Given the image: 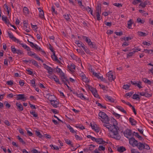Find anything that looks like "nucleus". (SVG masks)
I'll list each match as a JSON object with an SVG mask.
<instances>
[{"label": "nucleus", "mask_w": 153, "mask_h": 153, "mask_svg": "<svg viewBox=\"0 0 153 153\" xmlns=\"http://www.w3.org/2000/svg\"><path fill=\"white\" fill-rule=\"evenodd\" d=\"M11 50L12 52L14 53H16V51H17V50H16V48H15L14 46L13 45L11 47Z\"/></svg>", "instance_id": "obj_47"}, {"label": "nucleus", "mask_w": 153, "mask_h": 153, "mask_svg": "<svg viewBox=\"0 0 153 153\" xmlns=\"http://www.w3.org/2000/svg\"><path fill=\"white\" fill-rule=\"evenodd\" d=\"M107 76L108 77V79L109 81H111L113 80H114L115 77H113V75L111 71H110L106 74Z\"/></svg>", "instance_id": "obj_11"}, {"label": "nucleus", "mask_w": 153, "mask_h": 153, "mask_svg": "<svg viewBox=\"0 0 153 153\" xmlns=\"http://www.w3.org/2000/svg\"><path fill=\"white\" fill-rule=\"evenodd\" d=\"M142 81L145 83L147 84L148 85H151L152 83V82L146 78H142Z\"/></svg>", "instance_id": "obj_22"}, {"label": "nucleus", "mask_w": 153, "mask_h": 153, "mask_svg": "<svg viewBox=\"0 0 153 153\" xmlns=\"http://www.w3.org/2000/svg\"><path fill=\"white\" fill-rule=\"evenodd\" d=\"M113 114L114 116H115V117H117L118 119L121 116V115L120 114H119L116 112H114Z\"/></svg>", "instance_id": "obj_53"}, {"label": "nucleus", "mask_w": 153, "mask_h": 153, "mask_svg": "<svg viewBox=\"0 0 153 153\" xmlns=\"http://www.w3.org/2000/svg\"><path fill=\"white\" fill-rule=\"evenodd\" d=\"M113 5L118 7H121L122 6V4H120L119 3H114L113 4Z\"/></svg>", "instance_id": "obj_54"}, {"label": "nucleus", "mask_w": 153, "mask_h": 153, "mask_svg": "<svg viewBox=\"0 0 153 153\" xmlns=\"http://www.w3.org/2000/svg\"><path fill=\"white\" fill-rule=\"evenodd\" d=\"M75 67L76 66L74 64L72 63L70 65V70L71 71L72 69H75Z\"/></svg>", "instance_id": "obj_59"}, {"label": "nucleus", "mask_w": 153, "mask_h": 153, "mask_svg": "<svg viewBox=\"0 0 153 153\" xmlns=\"http://www.w3.org/2000/svg\"><path fill=\"white\" fill-rule=\"evenodd\" d=\"M6 83L8 85L10 86H12L13 84V82L11 80L7 81Z\"/></svg>", "instance_id": "obj_61"}, {"label": "nucleus", "mask_w": 153, "mask_h": 153, "mask_svg": "<svg viewBox=\"0 0 153 153\" xmlns=\"http://www.w3.org/2000/svg\"><path fill=\"white\" fill-rule=\"evenodd\" d=\"M126 150V148L123 146H120L117 148V151L120 152H123Z\"/></svg>", "instance_id": "obj_31"}, {"label": "nucleus", "mask_w": 153, "mask_h": 153, "mask_svg": "<svg viewBox=\"0 0 153 153\" xmlns=\"http://www.w3.org/2000/svg\"><path fill=\"white\" fill-rule=\"evenodd\" d=\"M31 152L33 153H40V152L38 151L36 149H33Z\"/></svg>", "instance_id": "obj_64"}, {"label": "nucleus", "mask_w": 153, "mask_h": 153, "mask_svg": "<svg viewBox=\"0 0 153 153\" xmlns=\"http://www.w3.org/2000/svg\"><path fill=\"white\" fill-rule=\"evenodd\" d=\"M144 149H145L146 150H149L150 149L149 146L147 144L144 143Z\"/></svg>", "instance_id": "obj_60"}, {"label": "nucleus", "mask_w": 153, "mask_h": 153, "mask_svg": "<svg viewBox=\"0 0 153 153\" xmlns=\"http://www.w3.org/2000/svg\"><path fill=\"white\" fill-rule=\"evenodd\" d=\"M50 146L51 147L52 149H54V150H59V149L58 146H54L52 144L51 145H50Z\"/></svg>", "instance_id": "obj_48"}, {"label": "nucleus", "mask_w": 153, "mask_h": 153, "mask_svg": "<svg viewBox=\"0 0 153 153\" xmlns=\"http://www.w3.org/2000/svg\"><path fill=\"white\" fill-rule=\"evenodd\" d=\"M124 136L128 138H129L131 136L132 131L131 130L127 129L123 132Z\"/></svg>", "instance_id": "obj_6"}, {"label": "nucleus", "mask_w": 153, "mask_h": 153, "mask_svg": "<svg viewBox=\"0 0 153 153\" xmlns=\"http://www.w3.org/2000/svg\"><path fill=\"white\" fill-rule=\"evenodd\" d=\"M51 103L53 107L57 108L58 107L59 102L58 101L54 100L53 101H51Z\"/></svg>", "instance_id": "obj_19"}, {"label": "nucleus", "mask_w": 153, "mask_h": 153, "mask_svg": "<svg viewBox=\"0 0 153 153\" xmlns=\"http://www.w3.org/2000/svg\"><path fill=\"white\" fill-rule=\"evenodd\" d=\"M129 121L132 126H135L137 124V121L134 119L130 117L129 118Z\"/></svg>", "instance_id": "obj_21"}, {"label": "nucleus", "mask_w": 153, "mask_h": 153, "mask_svg": "<svg viewBox=\"0 0 153 153\" xmlns=\"http://www.w3.org/2000/svg\"><path fill=\"white\" fill-rule=\"evenodd\" d=\"M90 90L91 92L93 94L95 97L97 98L98 97L99 95L98 94L97 91L95 88L92 87Z\"/></svg>", "instance_id": "obj_18"}, {"label": "nucleus", "mask_w": 153, "mask_h": 153, "mask_svg": "<svg viewBox=\"0 0 153 153\" xmlns=\"http://www.w3.org/2000/svg\"><path fill=\"white\" fill-rule=\"evenodd\" d=\"M103 123H104L103 126L106 127L110 131L108 134V136L116 140H120V136L118 132V130H119L118 127L114 124L113 125L110 124L108 122Z\"/></svg>", "instance_id": "obj_1"}, {"label": "nucleus", "mask_w": 153, "mask_h": 153, "mask_svg": "<svg viewBox=\"0 0 153 153\" xmlns=\"http://www.w3.org/2000/svg\"><path fill=\"white\" fill-rule=\"evenodd\" d=\"M16 96V97L17 100H22V101H25L27 100V98L25 97V95L24 94H19L16 95H14V96Z\"/></svg>", "instance_id": "obj_5"}, {"label": "nucleus", "mask_w": 153, "mask_h": 153, "mask_svg": "<svg viewBox=\"0 0 153 153\" xmlns=\"http://www.w3.org/2000/svg\"><path fill=\"white\" fill-rule=\"evenodd\" d=\"M92 74L98 79H100L102 81H104L105 80V78L103 79L102 76H100V73H96L93 71H92Z\"/></svg>", "instance_id": "obj_10"}, {"label": "nucleus", "mask_w": 153, "mask_h": 153, "mask_svg": "<svg viewBox=\"0 0 153 153\" xmlns=\"http://www.w3.org/2000/svg\"><path fill=\"white\" fill-rule=\"evenodd\" d=\"M116 108L120 111L126 114V112L125 111L123 108L121 106L119 105H117L116 106Z\"/></svg>", "instance_id": "obj_28"}, {"label": "nucleus", "mask_w": 153, "mask_h": 153, "mask_svg": "<svg viewBox=\"0 0 153 153\" xmlns=\"http://www.w3.org/2000/svg\"><path fill=\"white\" fill-rule=\"evenodd\" d=\"M84 10H85L87 11L88 13H90L95 18V16L94 15H93V10H92L90 7H89L88 6L87 7H83L82 8Z\"/></svg>", "instance_id": "obj_15"}, {"label": "nucleus", "mask_w": 153, "mask_h": 153, "mask_svg": "<svg viewBox=\"0 0 153 153\" xmlns=\"http://www.w3.org/2000/svg\"><path fill=\"white\" fill-rule=\"evenodd\" d=\"M82 37L83 39L85 40V41L88 43V45H89V44L91 42V39L86 36H82Z\"/></svg>", "instance_id": "obj_27"}, {"label": "nucleus", "mask_w": 153, "mask_h": 153, "mask_svg": "<svg viewBox=\"0 0 153 153\" xmlns=\"http://www.w3.org/2000/svg\"><path fill=\"white\" fill-rule=\"evenodd\" d=\"M79 76L82 77V79L83 82H88V79L86 77L85 74L83 73L79 74Z\"/></svg>", "instance_id": "obj_14"}, {"label": "nucleus", "mask_w": 153, "mask_h": 153, "mask_svg": "<svg viewBox=\"0 0 153 153\" xmlns=\"http://www.w3.org/2000/svg\"><path fill=\"white\" fill-rule=\"evenodd\" d=\"M140 95L145 96L147 97H151L152 96V94H149L146 92H142L139 93Z\"/></svg>", "instance_id": "obj_17"}, {"label": "nucleus", "mask_w": 153, "mask_h": 153, "mask_svg": "<svg viewBox=\"0 0 153 153\" xmlns=\"http://www.w3.org/2000/svg\"><path fill=\"white\" fill-rule=\"evenodd\" d=\"M129 143L133 147L136 146L140 150H142L144 149V143L138 142L134 137H131L129 139Z\"/></svg>", "instance_id": "obj_2"}, {"label": "nucleus", "mask_w": 153, "mask_h": 153, "mask_svg": "<svg viewBox=\"0 0 153 153\" xmlns=\"http://www.w3.org/2000/svg\"><path fill=\"white\" fill-rule=\"evenodd\" d=\"M70 14L68 15L67 14H65L63 15L64 18L67 21H70Z\"/></svg>", "instance_id": "obj_40"}, {"label": "nucleus", "mask_w": 153, "mask_h": 153, "mask_svg": "<svg viewBox=\"0 0 153 153\" xmlns=\"http://www.w3.org/2000/svg\"><path fill=\"white\" fill-rule=\"evenodd\" d=\"M4 104H5L6 107L8 108L10 107V105L9 104L7 101H5L4 102Z\"/></svg>", "instance_id": "obj_63"}, {"label": "nucleus", "mask_w": 153, "mask_h": 153, "mask_svg": "<svg viewBox=\"0 0 153 153\" xmlns=\"http://www.w3.org/2000/svg\"><path fill=\"white\" fill-rule=\"evenodd\" d=\"M51 57L52 60L54 61H56L57 62L59 61L57 57L55 55V52H53V54L51 56Z\"/></svg>", "instance_id": "obj_23"}, {"label": "nucleus", "mask_w": 153, "mask_h": 153, "mask_svg": "<svg viewBox=\"0 0 153 153\" xmlns=\"http://www.w3.org/2000/svg\"><path fill=\"white\" fill-rule=\"evenodd\" d=\"M51 11L53 14L54 13L56 14H57V12L55 10V7L54 6H52L51 7Z\"/></svg>", "instance_id": "obj_45"}, {"label": "nucleus", "mask_w": 153, "mask_h": 153, "mask_svg": "<svg viewBox=\"0 0 153 153\" xmlns=\"http://www.w3.org/2000/svg\"><path fill=\"white\" fill-rule=\"evenodd\" d=\"M36 136H38L39 138L43 139L44 138V136L42 135L39 131H36Z\"/></svg>", "instance_id": "obj_33"}, {"label": "nucleus", "mask_w": 153, "mask_h": 153, "mask_svg": "<svg viewBox=\"0 0 153 153\" xmlns=\"http://www.w3.org/2000/svg\"><path fill=\"white\" fill-rule=\"evenodd\" d=\"M134 53L133 51L132 52H129L128 53L127 55V57L132 56Z\"/></svg>", "instance_id": "obj_57"}, {"label": "nucleus", "mask_w": 153, "mask_h": 153, "mask_svg": "<svg viewBox=\"0 0 153 153\" xmlns=\"http://www.w3.org/2000/svg\"><path fill=\"white\" fill-rule=\"evenodd\" d=\"M17 139L19 140V142L22 143L23 144H25V143L23 141L22 139L19 136H17Z\"/></svg>", "instance_id": "obj_49"}, {"label": "nucleus", "mask_w": 153, "mask_h": 153, "mask_svg": "<svg viewBox=\"0 0 153 153\" xmlns=\"http://www.w3.org/2000/svg\"><path fill=\"white\" fill-rule=\"evenodd\" d=\"M91 125L92 128L95 131L97 132H99L100 131V128L97 124H94L93 125H92V124L91 123Z\"/></svg>", "instance_id": "obj_16"}, {"label": "nucleus", "mask_w": 153, "mask_h": 153, "mask_svg": "<svg viewBox=\"0 0 153 153\" xmlns=\"http://www.w3.org/2000/svg\"><path fill=\"white\" fill-rule=\"evenodd\" d=\"M7 33L9 38L12 39L13 41H15L17 38L14 36L13 33H10V32H8Z\"/></svg>", "instance_id": "obj_26"}, {"label": "nucleus", "mask_w": 153, "mask_h": 153, "mask_svg": "<svg viewBox=\"0 0 153 153\" xmlns=\"http://www.w3.org/2000/svg\"><path fill=\"white\" fill-rule=\"evenodd\" d=\"M56 70V71L57 72H58L59 74H60V75H61L62 74H64L63 73L62 71V70L60 68H58V67H57V68Z\"/></svg>", "instance_id": "obj_51"}, {"label": "nucleus", "mask_w": 153, "mask_h": 153, "mask_svg": "<svg viewBox=\"0 0 153 153\" xmlns=\"http://www.w3.org/2000/svg\"><path fill=\"white\" fill-rule=\"evenodd\" d=\"M31 62L35 66L38 67L39 66V65H38L37 62L34 60H31Z\"/></svg>", "instance_id": "obj_46"}, {"label": "nucleus", "mask_w": 153, "mask_h": 153, "mask_svg": "<svg viewBox=\"0 0 153 153\" xmlns=\"http://www.w3.org/2000/svg\"><path fill=\"white\" fill-rule=\"evenodd\" d=\"M67 128H69V129L70 131L72 133L74 134L76 133V131H75L73 128L71 127L70 125L67 126Z\"/></svg>", "instance_id": "obj_39"}, {"label": "nucleus", "mask_w": 153, "mask_h": 153, "mask_svg": "<svg viewBox=\"0 0 153 153\" xmlns=\"http://www.w3.org/2000/svg\"><path fill=\"white\" fill-rule=\"evenodd\" d=\"M73 94H76V95L78 97L80 98L81 99H84L85 100L86 99L84 97L83 94L82 93L78 94L77 93H75V92H73Z\"/></svg>", "instance_id": "obj_25"}, {"label": "nucleus", "mask_w": 153, "mask_h": 153, "mask_svg": "<svg viewBox=\"0 0 153 153\" xmlns=\"http://www.w3.org/2000/svg\"><path fill=\"white\" fill-rule=\"evenodd\" d=\"M16 51V53H17L18 55H20L23 54L22 51L20 50H17Z\"/></svg>", "instance_id": "obj_55"}, {"label": "nucleus", "mask_w": 153, "mask_h": 153, "mask_svg": "<svg viewBox=\"0 0 153 153\" xmlns=\"http://www.w3.org/2000/svg\"><path fill=\"white\" fill-rule=\"evenodd\" d=\"M39 17L41 18H43L44 17V12L43 11L39 12Z\"/></svg>", "instance_id": "obj_52"}, {"label": "nucleus", "mask_w": 153, "mask_h": 153, "mask_svg": "<svg viewBox=\"0 0 153 153\" xmlns=\"http://www.w3.org/2000/svg\"><path fill=\"white\" fill-rule=\"evenodd\" d=\"M47 76L49 78L51 79H53L54 81L58 84H61L60 82L59 81V79L55 75H47Z\"/></svg>", "instance_id": "obj_7"}, {"label": "nucleus", "mask_w": 153, "mask_h": 153, "mask_svg": "<svg viewBox=\"0 0 153 153\" xmlns=\"http://www.w3.org/2000/svg\"><path fill=\"white\" fill-rule=\"evenodd\" d=\"M144 51H146L145 53L149 54H151L153 53V51L152 50H148L147 49H144Z\"/></svg>", "instance_id": "obj_41"}, {"label": "nucleus", "mask_w": 153, "mask_h": 153, "mask_svg": "<svg viewBox=\"0 0 153 153\" xmlns=\"http://www.w3.org/2000/svg\"><path fill=\"white\" fill-rule=\"evenodd\" d=\"M43 65L44 66V68L47 70L48 73L49 74V75H51L53 73V69L45 63L43 64Z\"/></svg>", "instance_id": "obj_8"}, {"label": "nucleus", "mask_w": 153, "mask_h": 153, "mask_svg": "<svg viewBox=\"0 0 153 153\" xmlns=\"http://www.w3.org/2000/svg\"><path fill=\"white\" fill-rule=\"evenodd\" d=\"M91 48H92L94 49H96L97 48V46L94 42H91L89 45H88Z\"/></svg>", "instance_id": "obj_32"}, {"label": "nucleus", "mask_w": 153, "mask_h": 153, "mask_svg": "<svg viewBox=\"0 0 153 153\" xmlns=\"http://www.w3.org/2000/svg\"><path fill=\"white\" fill-rule=\"evenodd\" d=\"M94 141L97 142L99 144H103L105 143V142L104 141L102 138H95Z\"/></svg>", "instance_id": "obj_20"}, {"label": "nucleus", "mask_w": 153, "mask_h": 153, "mask_svg": "<svg viewBox=\"0 0 153 153\" xmlns=\"http://www.w3.org/2000/svg\"><path fill=\"white\" fill-rule=\"evenodd\" d=\"M132 98L134 99L137 100H139L140 99V98L139 97V95L138 94H134L133 95Z\"/></svg>", "instance_id": "obj_42"}, {"label": "nucleus", "mask_w": 153, "mask_h": 153, "mask_svg": "<svg viewBox=\"0 0 153 153\" xmlns=\"http://www.w3.org/2000/svg\"><path fill=\"white\" fill-rule=\"evenodd\" d=\"M133 134L138 138L140 140H142L143 139L142 137L140 136L138 133L134 132Z\"/></svg>", "instance_id": "obj_29"}, {"label": "nucleus", "mask_w": 153, "mask_h": 153, "mask_svg": "<svg viewBox=\"0 0 153 153\" xmlns=\"http://www.w3.org/2000/svg\"><path fill=\"white\" fill-rule=\"evenodd\" d=\"M30 113L31 114L33 115V117L35 118L38 117V114L36 113L35 111H30Z\"/></svg>", "instance_id": "obj_35"}, {"label": "nucleus", "mask_w": 153, "mask_h": 153, "mask_svg": "<svg viewBox=\"0 0 153 153\" xmlns=\"http://www.w3.org/2000/svg\"><path fill=\"white\" fill-rule=\"evenodd\" d=\"M138 35L141 36H145L147 35L146 33L142 32H138Z\"/></svg>", "instance_id": "obj_44"}, {"label": "nucleus", "mask_w": 153, "mask_h": 153, "mask_svg": "<svg viewBox=\"0 0 153 153\" xmlns=\"http://www.w3.org/2000/svg\"><path fill=\"white\" fill-rule=\"evenodd\" d=\"M137 21L138 23H140L142 24H143L144 22V20H142L140 18H138L137 19Z\"/></svg>", "instance_id": "obj_56"}, {"label": "nucleus", "mask_w": 153, "mask_h": 153, "mask_svg": "<svg viewBox=\"0 0 153 153\" xmlns=\"http://www.w3.org/2000/svg\"><path fill=\"white\" fill-rule=\"evenodd\" d=\"M100 119H102L101 121L102 122H109V119L108 116L105 113L100 111L99 113L98 114Z\"/></svg>", "instance_id": "obj_3"}, {"label": "nucleus", "mask_w": 153, "mask_h": 153, "mask_svg": "<svg viewBox=\"0 0 153 153\" xmlns=\"http://www.w3.org/2000/svg\"><path fill=\"white\" fill-rule=\"evenodd\" d=\"M16 108L19 111H22L23 110V107L21 104L17 102L16 103Z\"/></svg>", "instance_id": "obj_13"}, {"label": "nucleus", "mask_w": 153, "mask_h": 153, "mask_svg": "<svg viewBox=\"0 0 153 153\" xmlns=\"http://www.w3.org/2000/svg\"><path fill=\"white\" fill-rule=\"evenodd\" d=\"M64 140L66 144L71 146L72 147H73V145L71 144V142L70 140L66 138H65Z\"/></svg>", "instance_id": "obj_36"}, {"label": "nucleus", "mask_w": 153, "mask_h": 153, "mask_svg": "<svg viewBox=\"0 0 153 153\" xmlns=\"http://www.w3.org/2000/svg\"><path fill=\"white\" fill-rule=\"evenodd\" d=\"M149 3V1H145L144 3H141L140 4V6L144 8L146 6V5H147L148 4V3Z\"/></svg>", "instance_id": "obj_38"}, {"label": "nucleus", "mask_w": 153, "mask_h": 153, "mask_svg": "<svg viewBox=\"0 0 153 153\" xmlns=\"http://www.w3.org/2000/svg\"><path fill=\"white\" fill-rule=\"evenodd\" d=\"M61 79L62 81L64 83L66 84V82L69 83V81L67 77L65 76L64 74L61 75Z\"/></svg>", "instance_id": "obj_9"}, {"label": "nucleus", "mask_w": 153, "mask_h": 153, "mask_svg": "<svg viewBox=\"0 0 153 153\" xmlns=\"http://www.w3.org/2000/svg\"><path fill=\"white\" fill-rule=\"evenodd\" d=\"M101 12V7L100 4H98L96 7V15L97 19L98 21H100L101 19L100 17V14Z\"/></svg>", "instance_id": "obj_4"}, {"label": "nucleus", "mask_w": 153, "mask_h": 153, "mask_svg": "<svg viewBox=\"0 0 153 153\" xmlns=\"http://www.w3.org/2000/svg\"><path fill=\"white\" fill-rule=\"evenodd\" d=\"M95 147V146H94L92 145H90V147L88 148V149H89L90 151H92L93 150L94 148V147Z\"/></svg>", "instance_id": "obj_62"}, {"label": "nucleus", "mask_w": 153, "mask_h": 153, "mask_svg": "<svg viewBox=\"0 0 153 153\" xmlns=\"http://www.w3.org/2000/svg\"><path fill=\"white\" fill-rule=\"evenodd\" d=\"M34 48L35 50L37 51H41L43 53V54H45V51L43 50L40 47H39L36 44H35V46H34Z\"/></svg>", "instance_id": "obj_24"}, {"label": "nucleus", "mask_w": 153, "mask_h": 153, "mask_svg": "<svg viewBox=\"0 0 153 153\" xmlns=\"http://www.w3.org/2000/svg\"><path fill=\"white\" fill-rule=\"evenodd\" d=\"M105 97L108 100V101L111 102H114V100L110 96L108 95H106L105 96Z\"/></svg>", "instance_id": "obj_30"}, {"label": "nucleus", "mask_w": 153, "mask_h": 153, "mask_svg": "<svg viewBox=\"0 0 153 153\" xmlns=\"http://www.w3.org/2000/svg\"><path fill=\"white\" fill-rule=\"evenodd\" d=\"M23 12L25 14H28L29 13V10L28 8L25 7L23 8Z\"/></svg>", "instance_id": "obj_43"}, {"label": "nucleus", "mask_w": 153, "mask_h": 153, "mask_svg": "<svg viewBox=\"0 0 153 153\" xmlns=\"http://www.w3.org/2000/svg\"><path fill=\"white\" fill-rule=\"evenodd\" d=\"M46 97L51 102V101L54 100L55 98V96L53 95H51L49 93L46 95Z\"/></svg>", "instance_id": "obj_12"}, {"label": "nucleus", "mask_w": 153, "mask_h": 153, "mask_svg": "<svg viewBox=\"0 0 153 153\" xmlns=\"http://www.w3.org/2000/svg\"><path fill=\"white\" fill-rule=\"evenodd\" d=\"M2 20L7 24H8L9 23V20L7 17H4L3 16H2Z\"/></svg>", "instance_id": "obj_34"}, {"label": "nucleus", "mask_w": 153, "mask_h": 153, "mask_svg": "<svg viewBox=\"0 0 153 153\" xmlns=\"http://www.w3.org/2000/svg\"><path fill=\"white\" fill-rule=\"evenodd\" d=\"M133 23V22H132L131 19H130L129 21H128V22L127 23L128 25V27L129 28H131V27L132 26V25Z\"/></svg>", "instance_id": "obj_37"}, {"label": "nucleus", "mask_w": 153, "mask_h": 153, "mask_svg": "<svg viewBox=\"0 0 153 153\" xmlns=\"http://www.w3.org/2000/svg\"><path fill=\"white\" fill-rule=\"evenodd\" d=\"M141 84L142 82L141 81H139L138 83H137L136 86H137L139 88H142V86H141Z\"/></svg>", "instance_id": "obj_58"}, {"label": "nucleus", "mask_w": 153, "mask_h": 153, "mask_svg": "<svg viewBox=\"0 0 153 153\" xmlns=\"http://www.w3.org/2000/svg\"><path fill=\"white\" fill-rule=\"evenodd\" d=\"M83 50L87 54H91V52L90 50L88 49L86 46L85 48H84Z\"/></svg>", "instance_id": "obj_50"}]
</instances>
